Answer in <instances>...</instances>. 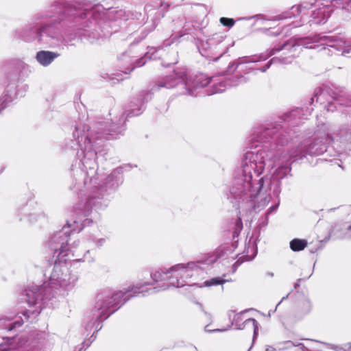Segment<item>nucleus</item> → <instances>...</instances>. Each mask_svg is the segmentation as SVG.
I'll return each mask as SVG.
<instances>
[{
  "label": "nucleus",
  "mask_w": 351,
  "mask_h": 351,
  "mask_svg": "<svg viewBox=\"0 0 351 351\" xmlns=\"http://www.w3.org/2000/svg\"><path fill=\"white\" fill-rule=\"evenodd\" d=\"M264 152L246 153L242 161V173L237 178V188L233 193L243 199L255 201V206L262 208L270 201L271 197L261 191L263 178H259L264 170L266 162Z\"/></svg>",
  "instance_id": "1"
},
{
  "label": "nucleus",
  "mask_w": 351,
  "mask_h": 351,
  "mask_svg": "<svg viewBox=\"0 0 351 351\" xmlns=\"http://www.w3.org/2000/svg\"><path fill=\"white\" fill-rule=\"evenodd\" d=\"M312 43L313 45H308L305 43L306 48L308 49H317L319 47H322V49L326 50L327 49L324 47L326 45L328 51H330V48L335 49L337 51H341V54L344 56H350L351 53V46L348 47L346 45V42L341 39H335L330 36H318L313 39Z\"/></svg>",
  "instance_id": "5"
},
{
  "label": "nucleus",
  "mask_w": 351,
  "mask_h": 351,
  "mask_svg": "<svg viewBox=\"0 0 351 351\" xmlns=\"http://www.w3.org/2000/svg\"><path fill=\"white\" fill-rule=\"evenodd\" d=\"M202 261L189 262L186 264H177L167 269L168 280L174 287L185 286L188 280L202 268Z\"/></svg>",
  "instance_id": "4"
},
{
  "label": "nucleus",
  "mask_w": 351,
  "mask_h": 351,
  "mask_svg": "<svg viewBox=\"0 0 351 351\" xmlns=\"http://www.w3.org/2000/svg\"><path fill=\"white\" fill-rule=\"evenodd\" d=\"M180 82H183L189 94H193V89L199 87H204L209 84L210 80L201 75L196 77L195 80L180 75L178 76Z\"/></svg>",
  "instance_id": "9"
},
{
  "label": "nucleus",
  "mask_w": 351,
  "mask_h": 351,
  "mask_svg": "<svg viewBox=\"0 0 351 351\" xmlns=\"http://www.w3.org/2000/svg\"><path fill=\"white\" fill-rule=\"evenodd\" d=\"M167 269L158 270L152 274V278L155 282H160L162 280H168Z\"/></svg>",
  "instance_id": "16"
},
{
  "label": "nucleus",
  "mask_w": 351,
  "mask_h": 351,
  "mask_svg": "<svg viewBox=\"0 0 351 351\" xmlns=\"http://www.w3.org/2000/svg\"><path fill=\"white\" fill-rule=\"evenodd\" d=\"M206 332H209V331H210V330H208L207 329V326L206 327Z\"/></svg>",
  "instance_id": "33"
},
{
  "label": "nucleus",
  "mask_w": 351,
  "mask_h": 351,
  "mask_svg": "<svg viewBox=\"0 0 351 351\" xmlns=\"http://www.w3.org/2000/svg\"><path fill=\"white\" fill-rule=\"evenodd\" d=\"M220 22L224 26L232 27L234 24V21L232 19L221 17Z\"/></svg>",
  "instance_id": "18"
},
{
  "label": "nucleus",
  "mask_w": 351,
  "mask_h": 351,
  "mask_svg": "<svg viewBox=\"0 0 351 351\" xmlns=\"http://www.w3.org/2000/svg\"><path fill=\"white\" fill-rule=\"evenodd\" d=\"M142 286L137 284L136 286L126 290L115 291L113 293H101L96 297L95 308L101 311L100 316L106 314L108 316L111 313L119 308L129 298L128 293L139 289Z\"/></svg>",
  "instance_id": "3"
},
{
  "label": "nucleus",
  "mask_w": 351,
  "mask_h": 351,
  "mask_svg": "<svg viewBox=\"0 0 351 351\" xmlns=\"http://www.w3.org/2000/svg\"><path fill=\"white\" fill-rule=\"evenodd\" d=\"M304 305L305 306V311L306 313L309 312L311 309V304L309 301H305Z\"/></svg>",
  "instance_id": "21"
},
{
  "label": "nucleus",
  "mask_w": 351,
  "mask_h": 351,
  "mask_svg": "<svg viewBox=\"0 0 351 351\" xmlns=\"http://www.w3.org/2000/svg\"><path fill=\"white\" fill-rule=\"evenodd\" d=\"M105 242V239H100L97 241V246H101Z\"/></svg>",
  "instance_id": "24"
},
{
  "label": "nucleus",
  "mask_w": 351,
  "mask_h": 351,
  "mask_svg": "<svg viewBox=\"0 0 351 351\" xmlns=\"http://www.w3.org/2000/svg\"><path fill=\"white\" fill-rule=\"evenodd\" d=\"M50 29H51L50 26H46V27H44L43 29H41L39 32V36L40 37V39L42 40V36L44 34H47L51 37H54L53 35L50 34V32H49Z\"/></svg>",
  "instance_id": "19"
},
{
  "label": "nucleus",
  "mask_w": 351,
  "mask_h": 351,
  "mask_svg": "<svg viewBox=\"0 0 351 351\" xmlns=\"http://www.w3.org/2000/svg\"><path fill=\"white\" fill-rule=\"evenodd\" d=\"M295 10L298 11V7H293L291 9V12H293Z\"/></svg>",
  "instance_id": "29"
},
{
  "label": "nucleus",
  "mask_w": 351,
  "mask_h": 351,
  "mask_svg": "<svg viewBox=\"0 0 351 351\" xmlns=\"http://www.w3.org/2000/svg\"><path fill=\"white\" fill-rule=\"evenodd\" d=\"M266 351H274V348L272 347H269L267 348Z\"/></svg>",
  "instance_id": "30"
},
{
  "label": "nucleus",
  "mask_w": 351,
  "mask_h": 351,
  "mask_svg": "<svg viewBox=\"0 0 351 351\" xmlns=\"http://www.w3.org/2000/svg\"><path fill=\"white\" fill-rule=\"evenodd\" d=\"M69 241V234L67 231L64 229L62 231L55 234L51 241V247L55 251H59V262L56 263L53 271L50 276V282L51 285H59L62 287H66L69 284V274L68 267L66 262L71 258L69 253L70 251L71 256H74V253L76 252V248L80 243L79 241H75L69 247H66Z\"/></svg>",
  "instance_id": "2"
},
{
  "label": "nucleus",
  "mask_w": 351,
  "mask_h": 351,
  "mask_svg": "<svg viewBox=\"0 0 351 351\" xmlns=\"http://www.w3.org/2000/svg\"><path fill=\"white\" fill-rule=\"evenodd\" d=\"M121 183L122 176L117 171L113 172L107 178V184L111 188L115 189Z\"/></svg>",
  "instance_id": "13"
},
{
  "label": "nucleus",
  "mask_w": 351,
  "mask_h": 351,
  "mask_svg": "<svg viewBox=\"0 0 351 351\" xmlns=\"http://www.w3.org/2000/svg\"><path fill=\"white\" fill-rule=\"evenodd\" d=\"M227 330H228V328H221V329H215V330H213V331L224 332V331H226Z\"/></svg>",
  "instance_id": "26"
},
{
  "label": "nucleus",
  "mask_w": 351,
  "mask_h": 351,
  "mask_svg": "<svg viewBox=\"0 0 351 351\" xmlns=\"http://www.w3.org/2000/svg\"><path fill=\"white\" fill-rule=\"evenodd\" d=\"M28 341L29 339L25 335L13 338H3L0 341V351H18L26 347Z\"/></svg>",
  "instance_id": "7"
},
{
  "label": "nucleus",
  "mask_w": 351,
  "mask_h": 351,
  "mask_svg": "<svg viewBox=\"0 0 351 351\" xmlns=\"http://www.w3.org/2000/svg\"><path fill=\"white\" fill-rule=\"evenodd\" d=\"M176 84H171V83H168L167 84L165 85V86H166L167 88H172L175 86Z\"/></svg>",
  "instance_id": "25"
},
{
  "label": "nucleus",
  "mask_w": 351,
  "mask_h": 351,
  "mask_svg": "<svg viewBox=\"0 0 351 351\" xmlns=\"http://www.w3.org/2000/svg\"><path fill=\"white\" fill-rule=\"evenodd\" d=\"M243 312L236 313L234 311H229L228 316L231 322V324L239 330L251 329L254 331V335H256L258 330L256 320L253 318H249L243 321Z\"/></svg>",
  "instance_id": "6"
},
{
  "label": "nucleus",
  "mask_w": 351,
  "mask_h": 351,
  "mask_svg": "<svg viewBox=\"0 0 351 351\" xmlns=\"http://www.w3.org/2000/svg\"><path fill=\"white\" fill-rule=\"evenodd\" d=\"M59 54L49 51H40L36 53V59L43 66L49 65Z\"/></svg>",
  "instance_id": "11"
},
{
  "label": "nucleus",
  "mask_w": 351,
  "mask_h": 351,
  "mask_svg": "<svg viewBox=\"0 0 351 351\" xmlns=\"http://www.w3.org/2000/svg\"><path fill=\"white\" fill-rule=\"evenodd\" d=\"M214 261H215V260L212 259V260H209V261H206L205 263L209 265V264L213 263Z\"/></svg>",
  "instance_id": "27"
},
{
  "label": "nucleus",
  "mask_w": 351,
  "mask_h": 351,
  "mask_svg": "<svg viewBox=\"0 0 351 351\" xmlns=\"http://www.w3.org/2000/svg\"><path fill=\"white\" fill-rule=\"evenodd\" d=\"M343 8L348 11L351 10V0L343 3Z\"/></svg>",
  "instance_id": "22"
},
{
  "label": "nucleus",
  "mask_w": 351,
  "mask_h": 351,
  "mask_svg": "<svg viewBox=\"0 0 351 351\" xmlns=\"http://www.w3.org/2000/svg\"><path fill=\"white\" fill-rule=\"evenodd\" d=\"M23 316L25 317L26 319H27L29 317V316L27 315V313H23Z\"/></svg>",
  "instance_id": "31"
},
{
  "label": "nucleus",
  "mask_w": 351,
  "mask_h": 351,
  "mask_svg": "<svg viewBox=\"0 0 351 351\" xmlns=\"http://www.w3.org/2000/svg\"><path fill=\"white\" fill-rule=\"evenodd\" d=\"M226 282V280L220 278V277H216V278H213L210 280H206L205 282H203L202 285H199V287L200 288H202V287H212V286H217V285H223L224 284L225 282Z\"/></svg>",
  "instance_id": "15"
},
{
  "label": "nucleus",
  "mask_w": 351,
  "mask_h": 351,
  "mask_svg": "<svg viewBox=\"0 0 351 351\" xmlns=\"http://www.w3.org/2000/svg\"><path fill=\"white\" fill-rule=\"evenodd\" d=\"M324 18H323V19H317V23H323V22H324Z\"/></svg>",
  "instance_id": "28"
},
{
  "label": "nucleus",
  "mask_w": 351,
  "mask_h": 351,
  "mask_svg": "<svg viewBox=\"0 0 351 351\" xmlns=\"http://www.w3.org/2000/svg\"><path fill=\"white\" fill-rule=\"evenodd\" d=\"M225 90V85L223 83H221L218 86L215 88L214 93H221Z\"/></svg>",
  "instance_id": "20"
},
{
  "label": "nucleus",
  "mask_w": 351,
  "mask_h": 351,
  "mask_svg": "<svg viewBox=\"0 0 351 351\" xmlns=\"http://www.w3.org/2000/svg\"><path fill=\"white\" fill-rule=\"evenodd\" d=\"M325 12H326L325 9H324V10H319L317 13L314 12V13H313V14H314V15H317V18H319V14H320V15H324Z\"/></svg>",
  "instance_id": "23"
},
{
  "label": "nucleus",
  "mask_w": 351,
  "mask_h": 351,
  "mask_svg": "<svg viewBox=\"0 0 351 351\" xmlns=\"http://www.w3.org/2000/svg\"><path fill=\"white\" fill-rule=\"evenodd\" d=\"M13 319L14 317H8L6 316L0 317V327L8 330H12L22 325L23 320H21V318L14 322H11Z\"/></svg>",
  "instance_id": "12"
},
{
  "label": "nucleus",
  "mask_w": 351,
  "mask_h": 351,
  "mask_svg": "<svg viewBox=\"0 0 351 351\" xmlns=\"http://www.w3.org/2000/svg\"><path fill=\"white\" fill-rule=\"evenodd\" d=\"M307 246L305 239H294L290 241V248L294 252L303 250Z\"/></svg>",
  "instance_id": "14"
},
{
  "label": "nucleus",
  "mask_w": 351,
  "mask_h": 351,
  "mask_svg": "<svg viewBox=\"0 0 351 351\" xmlns=\"http://www.w3.org/2000/svg\"><path fill=\"white\" fill-rule=\"evenodd\" d=\"M276 209V206H271L269 210L270 211L274 210Z\"/></svg>",
  "instance_id": "32"
},
{
  "label": "nucleus",
  "mask_w": 351,
  "mask_h": 351,
  "mask_svg": "<svg viewBox=\"0 0 351 351\" xmlns=\"http://www.w3.org/2000/svg\"><path fill=\"white\" fill-rule=\"evenodd\" d=\"M256 249L254 246V244L252 243H249L248 244V246H247V252H246V258L245 260L246 261H250L252 260V258H254V257L256 256Z\"/></svg>",
  "instance_id": "17"
},
{
  "label": "nucleus",
  "mask_w": 351,
  "mask_h": 351,
  "mask_svg": "<svg viewBox=\"0 0 351 351\" xmlns=\"http://www.w3.org/2000/svg\"><path fill=\"white\" fill-rule=\"evenodd\" d=\"M332 138L328 134L324 135L317 139L313 143L305 146V154L319 155L326 151V144L332 143Z\"/></svg>",
  "instance_id": "8"
},
{
  "label": "nucleus",
  "mask_w": 351,
  "mask_h": 351,
  "mask_svg": "<svg viewBox=\"0 0 351 351\" xmlns=\"http://www.w3.org/2000/svg\"><path fill=\"white\" fill-rule=\"evenodd\" d=\"M43 295V290L38 289H32L27 291V303L30 306H37V308L40 311L41 309V298Z\"/></svg>",
  "instance_id": "10"
}]
</instances>
